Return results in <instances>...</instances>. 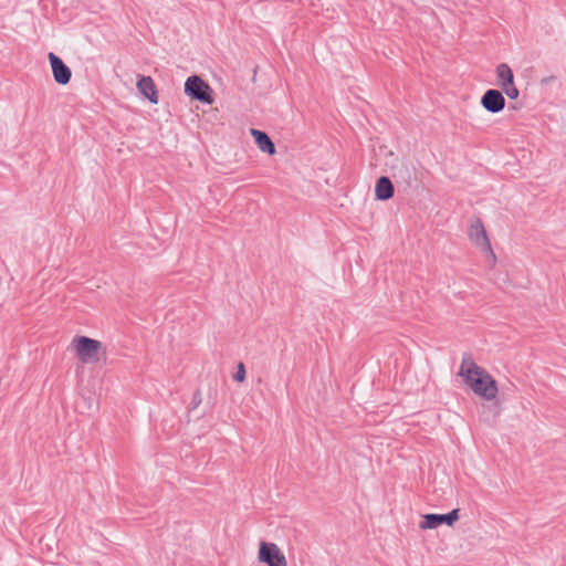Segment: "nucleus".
<instances>
[{
	"instance_id": "13",
	"label": "nucleus",
	"mask_w": 566,
	"mask_h": 566,
	"mask_svg": "<svg viewBox=\"0 0 566 566\" xmlns=\"http://www.w3.org/2000/svg\"><path fill=\"white\" fill-rule=\"evenodd\" d=\"M245 367L242 363L238 365L237 371L233 376L234 380L238 382H243L245 380Z\"/></svg>"
},
{
	"instance_id": "11",
	"label": "nucleus",
	"mask_w": 566,
	"mask_h": 566,
	"mask_svg": "<svg viewBox=\"0 0 566 566\" xmlns=\"http://www.w3.org/2000/svg\"><path fill=\"white\" fill-rule=\"evenodd\" d=\"M251 136L254 138V142L260 149V151L268 154L270 156L275 155L276 149L274 143L271 140V138L268 136L266 133L251 128L250 129Z\"/></svg>"
},
{
	"instance_id": "14",
	"label": "nucleus",
	"mask_w": 566,
	"mask_h": 566,
	"mask_svg": "<svg viewBox=\"0 0 566 566\" xmlns=\"http://www.w3.org/2000/svg\"><path fill=\"white\" fill-rule=\"evenodd\" d=\"M548 81H549L548 78H543L542 80L543 83H548Z\"/></svg>"
},
{
	"instance_id": "7",
	"label": "nucleus",
	"mask_w": 566,
	"mask_h": 566,
	"mask_svg": "<svg viewBox=\"0 0 566 566\" xmlns=\"http://www.w3.org/2000/svg\"><path fill=\"white\" fill-rule=\"evenodd\" d=\"M497 85L502 88L503 93L511 99H516L520 91L514 82V74L511 66L506 63H501L495 70Z\"/></svg>"
},
{
	"instance_id": "9",
	"label": "nucleus",
	"mask_w": 566,
	"mask_h": 566,
	"mask_svg": "<svg viewBox=\"0 0 566 566\" xmlns=\"http://www.w3.org/2000/svg\"><path fill=\"white\" fill-rule=\"evenodd\" d=\"M53 77L60 85H66L72 76V72L67 65L54 53H49Z\"/></svg>"
},
{
	"instance_id": "4",
	"label": "nucleus",
	"mask_w": 566,
	"mask_h": 566,
	"mask_svg": "<svg viewBox=\"0 0 566 566\" xmlns=\"http://www.w3.org/2000/svg\"><path fill=\"white\" fill-rule=\"evenodd\" d=\"M258 560L266 566H287L283 551L272 542L262 541L259 543Z\"/></svg>"
},
{
	"instance_id": "12",
	"label": "nucleus",
	"mask_w": 566,
	"mask_h": 566,
	"mask_svg": "<svg viewBox=\"0 0 566 566\" xmlns=\"http://www.w3.org/2000/svg\"><path fill=\"white\" fill-rule=\"evenodd\" d=\"M394 196V185L388 177H380L375 185V197L377 200H389Z\"/></svg>"
},
{
	"instance_id": "1",
	"label": "nucleus",
	"mask_w": 566,
	"mask_h": 566,
	"mask_svg": "<svg viewBox=\"0 0 566 566\" xmlns=\"http://www.w3.org/2000/svg\"><path fill=\"white\" fill-rule=\"evenodd\" d=\"M458 376L474 396L483 401L492 402L499 398L497 380L485 368L478 365L472 357L461 360Z\"/></svg>"
},
{
	"instance_id": "6",
	"label": "nucleus",
	"mask_w": 566,
	"mask_h": 566,
	"mask_svg": "<svg viewBox=\"0 0 566 566\" xmlns=\"http://www.w3.org/2000/svg\"><path fill=\"white\" fill-rule=\"evenodd\" d=\"M185 92L202 103L212 104V88L199 76H190L185 83Z\"/></svg>"
},
{
	"instance_id": "3",
	"label": "nucleus",
	"mask_w": 566,
	"mask_h": 566,
	"mask_svg": "<svg viewBox=\"0 0 566 566\" xmlns=\"http://www.w3.org/2000/svg\"><path fill=\"white\" fill-rule=\"evenodd\" d=\"M468 235L469 240L476 249H479L492 261L495 260V254L493 252L485 227L480 219H474L471 221Z\"/></svg>"
},
{
	"instance_id": "2",
	"label": "nucleus",
	"mask_w": 566,
	"mask_h": 566,
	"mask_svg": "<svg viewBox=\"0 0 566 566\" xmlns=\"http://www.w3.org/2000/svg\"><path fill=\"white\" fill-rule=\"evenodd\" d=\"M75 361L81 366L104 365L108 357L106 344L98 338L75 334L67 346Z\"/></svg>"
},
{
	"instance_id": "8",
	"label": "nucleus",
	"mask_w": 566,
	"mask_h": 566,
	"mask_svg": "<svg viewBox=\"0 0 566 566\" xmlns=\"http://www.w3.org/2000/svg\"><path fill=\"white\" fill-rule=\"evenodd\" d=\"M481 105L488 112L496 114L504 109L505 98L502 92L491 88L483 94Z\"/></svg>"
},
{
	"instance_id": "10",
	"label": "nucleus",
	"mask_w": 566,
	"mask_h": 566,
	"mask_svg": "<svg viewBox=\"0 0 566 566\" xmlns=\"http://www.w3.org/2000/svg\"><path fill=\"white\" fill-rule=\"evenodd\" d=\"M137 88L139 93L147 98L151 104H158V92L154 80L150 76L142 75L137 81Z\"/></svg>"
},
{
	"instance_id": "5",
	"label": "nucleus",
	"mask_w": 566,
	"mask_h": 566,
	"mask_svg": "<svg viewBox=\"0 0 566 566\" xmlns=\"http://www.w3.org/2000/svg\"><path fill=\"white\" fill-rule=\"evenodd\" d=\"M459 509H454L451 512L447 514H434V513H428L421 515L418 527L420 531H430L436 530L442 524H446L450 527L454 525V523L459 520Z\"/></svg>"
}]
</instances>
